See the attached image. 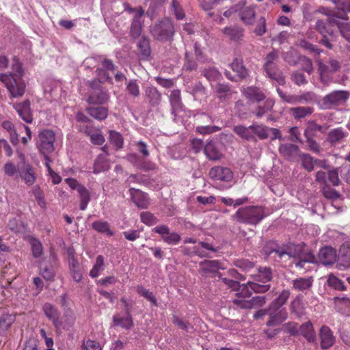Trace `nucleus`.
Masks as SVG:
<instances>
[{"instance_id":"8","label":"nucleus","mask_w":350,"mask_h":350,"mask_svg":"<svg viewBox=\"0 0 350 350\" xmlns=\"http://www.w3.org/2000/svg\"><path fill=\"white\" fill-rule=\"evenodd\" d=\"M89 86L92 88L87 98L89 104L103 105L109 100L108 90L103 88L97 80H92L88 82Z\"/></svg>"},{"instance_id":"24","label":"nucleus","mask_w":350,"mask_h":350,"mask_svg":"<svg viewBox=\"0 0 350 350\" xmlns=\"http://www.w3.org/2000/svg\"><path fill=\"white\" fill-rule=\"evenodd\" d=\"M145 96L152 107H157L161 102V93L153 86L147 87L145 89Z\"/></svg>"},{"instance_id":"25","label":"nucleus","mask_w":350,"mask_h":350,"mask_svg":"<svg viewBox=\"0 0 350 350\" xmlns=\"http://www.w3.org/2000/svg\"><path fill=\"white\" fill-rule=\"evenodd\" d=\"M269 320L267 321L266 325L268 327H273L278 325L284 322L287 319L286 311H267Z\"/></svg>"},{"instance_id":"5","label":"nucleus","mask_w":350,"mask_h":350,"mask_svg":"<svg viewBox=\"0 0 350 350\" xmlns=\"http://www.w3.org/2000/svg\"><path fill=\"white\" fill-rule=\"evenodd\" d=\"M336 25H338L337 21L332 18L319 19L314 25V29L322 36L319 42L329 49H333L332 42L334 40Z\"/></svg>"},{"instance_id":"53","label":"nucleus","mask_w":350,"mask_h":350,"mask_svg":"<svg viewBox=\"0 0 350 350\" xmlns=\"http://www.w3.org/2000/svg\"><path fill=\"white\" fill-rule=\"evenodd\" d=\"M339 167H333L332 169L328 170L327 179L333 186H338L340 185L341 181L339 178Z\"/></svg>"},{"instance_id":"4","label":"nucleus","mask_w":350,"mask_h":350,"mask_svg":"<svg viewBox=\"0 0 350 350\" xmlns=\"http://www.w3.org/2000/svg\"><path fill=\"white\" fill-rule=\"evenodd\" d=\"M265 217V214L262 207L247 206L239 208L231 217L237 223L256 226Z\"/></svg>"},{"instance_id":"28","label":"nucleus","mask_w":350,"mask_h":350,"mask_svg":"<svg viewBox=\"0 0 350 350\" xmlns=\"http://www.w3.org/2000/svg\"><path fill=\"white\" fill-rule=\"evenodd\" d=\"M327 127H324L317 124L314 120H310L307 122V126L304 135L305 137L314 138L317 135V132L325 133Z\"/></svg>"},{"instance_id":"39","label":"nucleus","mask_w":350,"mask_h":350,"mask_svg":"<svg viewBox=\"0 0 350 350\" xmlns=\"http://www.w3.org/2000/svg\"><path fill=\"white\" fill-rule=\"evenodd\" d=\"M167 0H151L149 8L146 11V15L153 20L158 14L161 7Z\"/></svg>"},{"instance_id":"2","label":"nucleus","mask_w":350,"mask_h":350,"mask_svg":"<svg viewBox=\"0 0 350 350\" xmlns=\"http://www.w3.org/2000/svg\"><path fill=\"white\" fill-rule=\"evenodd\" d=\"M309 251L306 248L305 243L301 242L295 244L292 242H288L282 245H279L276 242L270 241L263 247L262 252L267 257L272 254H275V257L282 259L284 256L289 258H297V257L303 256V254Z\"/></svg>"},{"instance_id":"62","label":"nucleus","mask_w":350,"mask_h":350,"mask_svg":"<svg viewBox=\"0 0 350 350\" xmlns=\"http://www.w3.org/2000/svg\"><path fill=\"white\" fill-rule=\"evenodd\" d=\"M109 141L113 144L117 149H120L123 146L124 141L122 136L118 132L110 131Z\"/></svg>"},{"instance_id":"3","label":"nucleus","mask_w":350,"mask_h":350,"mask_svg":"<svg viewBox=\"0 0 350 350\" xmlns=\"http://www.w3.org/2000/svg\"><path fill=\"white\" fill-rule=\"evenodd\" d=\"M150 33L152 38L159 42L171 43L176 33L175 23L170 17H163L150 26Z\"/></svg>"},{"instance_id":"31","label":"nucleus","mask_w":350,"mask_h":350,"mask_svg":"<svg viewBox=\"0 0 350 350\" xmlns=\"http://www.w3.org/2000/svg\"><path fill=\"white\" fill-rule=\"evenodd\" d=\"M279 56L275 51H272L269 53L265 57V62L263 68L265 72H270L272 70H275L278 68L277 62L278 61Z\"/></svg>"},{"instance_id":"29","label":"nucleus","mask_w":350,"mask_h":350,"mask_svg":"<svg viewBox=\"0 0 350 350\" xmlns=\"http://www.w3.org/2000/svg\"><path fill=\"white\" fill-rule=\"evenodd\" d=\"M312 277L298 278L292 281V288L295 291L304 292L312 287Z\"/></svg>"},{"instance_id":"35","label":"nucleus","mask_w":350,"mask_h":350,"mask_svg":"<svg viewBox=\"0 0 350 350\" xmlns=\"http://www.w3.org/2000/svg\"><path fill=\"white\" fill-rule=\"evenodd\" d=\"M301 55L293 48H291L288 51L283 53L282 57L291 66H296L299 64Z\"/></svg>"},{"instance_id":"57","label":"nucleus","mask_w":350,"mask_h":350,"mask_svg":"<svg viewBox=\"0 0 350 350\" xmlns=\"http://www.w3.org/2000/svg\"><path fill=\"white\" fill-rule=\"evenodd\" d=\"M299 260L295 263L297 267L303 268L304 262L314 263L315 262V257L310 251H308L303 254V256L297 257Z\"/></svg>"},{"instance_id":"36","label":"nucleus","mask_w":350,"mask_h":350,"mask_svg":"<svg viewBox=\"0 0 350 350\" xmlns=\"http://www.w3.org/2000/svg\"><path fill=\"white\" fill-rule=\"evenodd\" d=\"M290 111L295 119L299 120L311 115L314 111V109L308 106L297 107L291 108Z\"/></svg>"},{"instance_id":"56","label":"nucleus","mask_w":350,"mask_h":350,"mask_svg":"<svg viewBox=\"0 0 350 350\" xmlns=\"http://www.w3.org/2000/svg\"><path fill=\"white\" fill-rule=\"evenodd\" d=\"M297 45L302 49H304L311 53H314L317 55H319L322 52V50L318 48L316 45L308 42L304 39L298 40Z\"/></svg>"},{"instance_id":"12","label":"nucleus","mask_w":350,"mask_h":350,"mask_svg":"<svg viewBox=\"0 0 350 350\" xmlns=\"http://www.w3.org/2000/svg\"><path fill=\"white\" fill-rule=\"evenodd\" d=\"M209 176L215 180L230 182L233 178L232 170L226 167L215 166L209 171Z\"/></svg>"},{"instance_id":"41","label":"nucleus","mask_w":350,"mask_h":350,"mask_svg":"<svg viewBox=\"0 0 350 350\" xmlns=\"http://www.w3.org/2000/svg\"><path fill=\"white\" fill-rule=\"evenodd\" d=\"M170 103L171 108L174 109H182L183 105L181 100L180 91L179 90H174L170 96Z\"/></svg>"},{"instance_id":"59","label":"nucleus","mask_w":350,"mask_h":350,"mask_svg":"<svg viewBox=\"0 0 350 350\" xmlns=\"http://www.w3.org/2000/svg\"><path fill=\"white\" fill-rule=\"evenodd\" d=\"M142 21L141 20L133 19L130 34L133 38H138L142 33Z\"/></svg>"},{"instance_id":"18","label":"nucleus","mask_w":350,"mask_h":350,"mask_svg":"<svg viewBox=\"0 0 350 350\" xmlns=\"http://www.w3.org/2000/svg\"><path fill=\"white\" fill-rule=\"evenodd\" d=\"M337 258L336 250L332 247L326 246L321 248L319 253V261L324 265H333Z\"/></svg>"},{"instance_id":"38","label":"nucleus","mask_w":350,"mask_h":350,"mask_svg":"<svg viewBox=\"0 0 350 350\" xmlns=\"http://www.w3.org/2000/svg\"><path fill=\"white\" fill-rule=\"evenodd\" d=\"M231 68L240 79H245L248 75V70L243 65L242 60L235 59L231 64Z\"/></svg>"},{"instance_id":"48","label":"nucleus","mask_w":350,"mask_h":350,"mask_svg":"<svg viewBox=\"0 0 350 350\" xmlns=\"http://www.w3.org/2000/svg\"><path fill=\"white\" fill-rule=\"evenodd\" d=\"M250 128L252 129V133L254 136L256 135L260 139H266L268 138V127L262 124H253L250 125Z\"/></svg>"},{"instance_id":"16","label":"nucleus","mask_w":350,"mask_h":350,"mask_svg":"<svg viewBox=\"0 0 350 350\" xmlns=\"http://www.w3.org/2000/svg\"><path fill=\"white\" fill-rule=\"evenodd\" d=\"M200 271L202 275L217 273L219 269H224L221 262L217 260H205L199 263Z\"/></svg>"},{"instance_id":"54","label":"nucleus","mask_w":350,"mask_h":350,"mask_svg":"<svg viewBox=\"0 0 350 350\" xmlns=\"http://www.w3.org/2000/svg\"><path fill=\"white\" fill-rule=\"evenodd\" d=\"M64 330H70L71 328H72L76 317L72 311H67L64 313Z\"/></svg>"},{"instance_id":"58","label":"nucleus","mask_w":350,"mask_h":350,"mask_svg":"<svg viewBox=\"0 0 350 350\" xmlns=\"http://www.w3.org/2000/svg\"><path fill=\"white\" fill-rule=\"evenodd\" d=\"M103 265L104 258L102 256L99 255L96 258L95 265L90 271V275L92 278H96L99 275L100 271L103 269Z\"/></svg>"},{"instance_id":"50","label":"nucleus","mask_w":350,"mask_h":350,"mask_svg":"<svg viewBox=\"0 0 350 350\" xmlns=\"http://www.w3.org/2000/svg\"><path fill=\"white\" fill-rule=\"evenodd\" d=\"M273 105L274 103L271 100H267L262 105L257 107L254 114L256 117L261 118L267 112L270 111L272 109Z\"/></svg>"},{"instance_id":"37","label":"nucleus","mask_w":350,"mask_h":350,"mask_svg":"<svg viewBox=\"0 0 350 350\" xmlns=\"http://www.w3.org/2000/svg\"><path fill=\"white\" fill-rule=\"evenodd\" d=\"M87 111L92 117L98 120H105L107 117L108 109L104 107H90Z\"/></svg>"},{"instance_id":"11","label":"nucleus","mask_w":350,"mask_h":350,"mask_svg":"<svg viewBox=\"0 0 350 350\" xmlns=\"http://www.w3.org/2000/svg\"><path fill=\"white\" fill-rule=\"evenodd\" d=\"M21 158L24 160L23 154H21ZM18 172L20 177L25 181L27 185H32L36 180V175L32 166L25 161L18 164Z\"/></svg>"},{"instance_id":"22","label":"nucleus","mask_w":350,"mask_h":350,"mask_svg":"<svg viewBox=\"0 0 350 350\" xmlns=\"http://www.w3.org/2000/svg\"><path fill=\"white\" fill-rule=\"evenodd\" d=\"M241 92L252 102H260L265 98V95L256 87H247L243 88Z\"/></svg>"},{"instance_id":"13","label":"nucleus","mask_w":350,"mask_h":350,"mask_svg":"<svg viewBox=\"0 0 350 350\" xmlns=\"http://www.w3.org/2000/svg\"><path fill=\"white\" fill-rule=\"evenodd\" d=\"M204 152L210 161H217L221 159L224 154L217 142L210 140L204 146Z\"/></svg>"},{"instance_id":"55","label":"nucleus","mask_w":350,"mask_h":350,"mask_svg":"<svg viewBox=\"0 0 350 350\" xmlns=\"http://www.w3.org/2000/svg\"><path fill=\"white\" fill-rule=\"evenodd\" d=\"M171 9L173 10L174 15L177 20H183L185 18V12L178 0L172 1Z\"/></svg>"},{"instance_id":"26","label":"nucleus","mask_w":350,"mask_h":350,"mask_svg":"<svg viewBox=\"0 0 350 350\" xmlns=\"http://www.w3.org/2000/svg\"><path fill=\"white\" fill-rule=\"evenodd\" d=\"M333 1L338 10L334 16L343 20H348L347 13L350 12V0H334Z\"/></svg>"},{"instance_id":"32","label":"nucleus","mask_w":350,"mask_h":350,"mask_svg":"<svg viewBox=\"0 0 350 350\" xmlns=\"http://www.w3.org/2000/svg\"><path fill=\"white\" fill-rule=\"evenodd\" d=\"M233 131L240 137L244 139L247 141H257L256 137L252 133V129L250 128V126L248 127L244 126L243 125L235 126L233 128Z\"/></svg>"},{"instance_id":"60","label":"nucleus","mask_w":350,"mask_h":350,"mask_svg":"<svg viewBox=\"0 0 350 350\" xmlns=\"http://www.w3.org/2000/svg\"><path fill=\"white\" fill-rule=\"evenodd\" d=\"M203 75L210 81L219 80L221 77V73L215 68L213 67L205 68L203 71Z\"/></svg>"},{"instance_id":"61","label":"nucleus","mask_w":350,"mask_h":350,"mask_svg":"<svg viewBox=\"0 0 350 350\" xmlns=\"http://www.w3.org/2000/svg\"><path fill=\"white\" fill-rule=\"evenodd\" d=\"M43 310L44 312L45 315L51 321L55 318H57V316L60 315L59 311L52 304L49 303H46L44 304Z\"/></svg>"},{"instance_id":"33","label":"nucleus","mask_w":350,"mask_h":350,"mask_svg":"<svg viewBox=\"0 0 350 350\" xmlns=\"http://www.w3.org/2000/svg\"><path fill=\"white\" fill-rule=\"evenodd\" d=\"M346 136L345 133L342 128H336L331 130L327 135V141L334 146L340 143Z\"/></svg>"},{"instance_id":"34","label":"nucleus","mask_w":350,"mask_h":350,"mask_svg":"<svg viewBox=\"0 0 350 350\" xmlns=\"http://www.w3.org/2000/svg\"><path fill=\"white\" fill-rule=\"evenodd\" d=\"M339 260L343 267H348L350 263V243H343L339 249Z\"/></svg>"},{"instance_id":"7","label":"nucleus","mask_w":350,"mask_h":350,"mask_svg":"<svg viewBox=\"0 0 350 350\" xmlns=\"http://www.w3.org/2000/svg\"><path fill=\"white\" fill-rule=\"evenodd\" d=\"M350 96V93L346 90H334L326 94L319 102L321 109H332L344 105Z\"/></svg>"},{"instance_id":"40","label":"nucleus","mask_w":350,"mask_h":350,"mask_svg":"<svg viewBox=\"0 0 350 350\" xmlns=\"http://www.w3.org/2000/svg\"><path fill=\"white\" fill-rule=\"evenodd\" d=\"M92 228L100 233H106L108 236L111 237L113 232L110 230L109 224L106 221L98 220L92 224Z\"/></svg>"},{"instance_id":"51","label":"nucleus","mask_w":350,"mask_h":350,"mask_svg":"<svg viewBox=\"0 0 350 350\" xmlns=\"http://www.w3.org/2000/svg\"><path fill=\"white\" fill-rule=\"evenodd\" d=\"M317 96L313 92H306L301 95H297V103L309 104L316 102Z\"/></svg>"},{"instance_id":"21","label":"nucleus","mask_w":350,"mask_h":350,"mask_svg":"<svg viewBox=\"0 0 350 350\" xmlns=\"http://www.w3.org/2000/svg\"><path fill=\"white\" fill-rule=\"evenodd\" d=\"M299 333L304 337L307 342L317 344V336L314 327L310 321H307L299 327Z\"/></svg>"},{"instance_id":"45","label":"nucleus","mask_w":350,"mask_h":350,"mask_svg":"<svg viewBox=\"0 0 350 350\" xmlns=\"http://www.w3.org/2000/svg\"><path fill=\"white\" fill-rule=\"evenodd\" d=\"M113 321L115 325H120L125 329H129L133 325L131 314H126L125 317H119L118 315H115L113 317Z\"/></svg>"},{"instance_id":"9","label":"nucleus","mask_w":350,"mask_h":350,"mask_svg":"<svg viewBox=\"0 0 350 350\" xmlns=\"http://www.w3.org/2000/svg\"><path fill=\"white\" fill-rule=\"evenodd\" d=\"M40 143L38 148L45 154L54 150L55 133L52 130L46 129L39 133Z\"/></svg>"},{"instance_id":"42","label":"nucleus","mask_w":350,"mask_h":350,"mask_svg":"<svg viewBox=\"0 0 350 350\" xmlns=\"http://www.w3.org/2000/svg\"><path fill=\"white\" fill-rule=\"evenodd\" d=\"M140 54L143 59H147L151 53L149 40L146 37H142L137 44Z\"/></svg>"},{"instance_id":"6","label":"nucleus","mask_w":350,"mask_h":350,"mask_svg":"<svg viewBox=\"0 0 350 350\" xmlns=\"http://www.w3.org/2000/svg\"><path fill=\"white\" fill-rule=\"evenodd\" d=\"M251 296L252 292L249 289L237 293L233 304L242 309H252L264 306L268 299L267 295H257L247 299Z\"/></svg>"},{"instance_id":"1","label":"nucleus","mask_w":350,"mask_h":350,"mask_svg":"<svg viewBox=\"0 0 350 350\" xmlns=\"http://www.w3.org/2000/svg\"><path fill=\"white\" fill-rule=\"evenodd\" d=\"M11 69L12 71L0 75V81L5 85L11 98L22 97L25 92L26 84L23 79V65L16 57L12 58Z\"/></svg>"},{"instance_id":"19","label":"nucleus","mask_w":350,"mask_h":350,"mask_svg":"<svg viewBox=\"0 0 350 350\" xmlns=\"http://www.w3.org/2000/svg\"><path fill=\"white\" fill-rule=\"evenodd\" d=\"M131 198L133 203L140 208H147L149 202L145 193L139 189L131 188L129 189Z\"/></svg>"},{"instance_id":"49","label":"nucleus","mask_w":350,"mask_h":350,"mask_svg":"<svg viewBox=\"0 0 350 350\" xmlns=\"http://www.w3.org/2000/svg\"><path fill=\"white\" fill-rule=\"evenodd\" d=\"M8 226L12 232L15 233L24 232L25 230V224L16 218L10 219L8 222Z\"/></svg>"},{"instance_id":"47","label":"nucleus","mask_w":350,"mask_h":350,"mask_svg":"<svg viewBox=\"0 0 350 350\" xmlns=\"http://www.w3.org/2000/svg\"><path fill=\"white\" fill-rule=\"evenodd\" d=\"M299 159L301 161V166L308 172H312L314 168V158L310 154L306 153H301Z\"/></svg>"},{"instance_id":"15","label":"nucleus","mask_w":350,"mask_h":350,"mask_svg":"<svg viewBox=\"0 0 350 350\" xmlns=\"http://www.w3.org/2000/svg\"><path fill=\"white\" fill-rule=\"evenodd\" d=\"M321 347L323 350L331 348L335 343L336 338L328 326L323 325L319 330Z\"/></svg>"},{"instance_id":"30","label":"nucleus","mask_w":350,"mask_h":350,"mask_svg":"<svg viewBox=\"0 0 350 350\" xmlns=\"http://www.w3.org/2000/svg\"><path fill=\"white\" fill-rule=\"evenodd\" d=\"M108 154V152H105L98 155L94 163L93 172L94 174L106 171L109 168V164L107 159Z\"/></svg>"},{"instance_id":"52","label":"nucleus","mask_w":350,"mask_h":350,"mask_svg":"<svg viewBox=\"0 0 350 350\" xmlns=\"http://www.w3.org/2000/svg\"><path fill=\"white\" fill-rule=\"evenodd\" d=\"M291 311L299 316L303 313L302 296L297 295L291 302L290 306Z\"/></svg>"},{"instance_id":"17","label":"nucleus","mask_w":350,"mask_h":350,"mask_svg":"<svg viewBox=\"0 0 350 350\" xmlns=\"http://www.w3.org/2000/svg\"><path fill=\"white\" fill-rule=\"evenodd\" d=\"M241 8L239 10V16L240 20L246 25H253L255 18V10L252 6H246L245 1H241Z\"/></svg>"},{"instance_id":"20","label":"nucleus","mask_w":350,"mask_h":350,"mask_svg":"<svg viewBox=\"0 0 350 350\" xmlns=\"http://www.w3.org/2000/svg\"><path fill=\"white\" fill-rule=\"evenodd\" d=\"M270 288V284L261 283L253 280L252 281H248L246 284H243L241 291L249 289L252 292V294L253 293H265L267 292Z\"/></svg>"},{"instance_id":"27","label":"nucleus","mask_w":350,"mask_h":350,"mask_svg":"<svg viewBox=\"0 0 350 350\" xmlns=\"http://www.w3.org/2000/svg\"><path fill=\"white\" fill-rule=\"evenodd\" d=\"M251 277L254 281L265 284H269L273 278L272 270L269 267H260L258 273L252 275Z\"/></svg>"},{"instance_id":"23","label":"nucleus","mask_w":350,"mask_h":350,"mask_svg":"<svg viewBox=\"0 0 350 350\" xmlns=\"http://www.w3.org/2000/svg\"><path fill=\"white\" fill-rule=\"evenodd\" d=\"M222 32L234 42L242 40L244 36V29L237 25L226 27L223 29Z\"/></svg>"},{"instance_id":"43","label":"nucleus","mask_w":350,"mask_h":350,"mask_svg":"<svg viewBox=\"0 0 350 350\" xmlns=\"http://www.w3.org/2000/svg\"><path fill=\"white\" fill-rule=\"evenodd\" d=\"M15 321V317L8 313H3L0 317V332L8 330Z\"/></svg>"},{"instance_id":"14","label":"nucleus","mask_w":350,"mask_h":350,"mask_svg":"<svg viewBox=\"0 0 350 350\" xmlns=\"http://www.w3.org/2000/svg\"><path fill=\"white\" fill-rule=\"evenodd\" d=\"M30 104V100L26 99L22 103H16L13 105L20 118L28 124L33 122V115Z\"/></svg>"},{"instance_id":"10","label":"nucleus","mask_w":350,"mask_h":350,"mask_svg":"<svg viewBox=\"0 0 350 350\" xmlns=\"http://www.w3.org/2000/svg\"><path fill=\"white\" fill-rule=\"evenodd\" d=\"M278 151L282 157L289 161H296L298 160L301 152L297 145L291 143L280 144Z\"/></svg>"},{"instance_id":"63","label":"nucleus","mask_w":350,"mask_h":350,"mask_svg":"<svg viewBox=\"0 0 350 350\" xmlns=\"http://www.w3.org/2000/svg\"><path fill=\"white\" fill-rule=\"evenodd\" d=\"M301 66V69L307 72L309 75L314 71L312 62L310 59L306 56H301L299 62Z\"/></svg>"},{"instance_id":"64","label":"nucleus","mask_w":350,"mask_h":350,"mask_svg":"<svg viewBox=\"0 0 350 350\" xmlns=\"http://www.w3.org/2000/svg\"><path fill=\"white\" fill-rule=\"evenodd\" d=\"M340 177L348 184H350V164L343 163L339 167Z\"/></svg>"},{"instance_id":"44","label":"nucleus","mask_w":350,"mask_h":350,"mask_svg":"<svg viewBox=\"0 0 350 350\" xmlns=\"http://www.w3.org/2000/svg\"><path fill=\"white\" fill-rule=\"evenodd\" d=\"M322 195L328 200H334L340 197V193L333 189L329 184L321 187Z\"/></svg>"},{"instance_id":"46","label":"nucleus","mask_w":350,"mask_h":350,"mask_svg":"<svg viewBox=\"0 0 350 350\" xmlns=\"http://www.w3.org/2000/svg\"><path fill=\"white\" fill-rule=\"evenodd\" d=\"M215 91L221 100L230 97L232 94L230 87L225 83H218L215 87Z\"/></svg>"}]
</instances>
